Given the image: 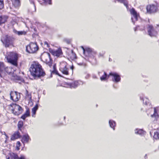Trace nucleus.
I'll use <instances>...</instances> for the list:
<instances>
[{
    "label": "nucleus",
    "instance_id": "42",
    "mask_svg": "<svg viewBox=\"0 0 159 159\" xmlns=\"http://www.w3.org/2000/svg\"><path fill=\"white\" fill-rule=\"evenodd\" d=\"M70 69L71 70L72 72L73 73V70L74 68V66L72 65V66L70 67Z\"/></svg>",
    "mask_w": 159,
    "mask_h": 159
},
{
    "label": "nucleus",
    "instance_id": "27",
    "mask_svg": "<svg viewBox=\"0 0 159 159\" xmlns=\"http://www.w3.org/2000/svg\"><path fill=\"white\" fill-rule=\"evenodd\" d=\"M25 98L28 100H30L31 99V95L28 94V92L27 90H26Z\"/></svg>",
    "mask_w": 159,
    "mask_h": 159
},
{
    "label": "nucleus",
    "instance_id": "28",
    "mask_svg": "<svg viewBox=\"0 0 159 159\" xmlns=\"http://www.w3.org/2000/svg\"><path fill=\"white\" fill-rule=\"evenodd\" d=\"M5 68L3 63L0 62V75H1V73L5 69Z\"/></svg>",
    "mask_w": 159,
    "mask_h": 159
},
{
    "label": "nucleus",
    "instance_id": "19",
    "mask_svg": "<svg viewBox=\"0 0 159 159\" xmlns=\"http://www.w3.org/2000/svg\"><path fill=\"white\" fill-rule=\"evenodd\" d=\"M13 32L15 34L18 35H25L27 33V32L25 31H17L15 29L13 30Z\"/></svg>",
    "mask_w": 159,
    "mask_h": 159
},
{
    "label": "nucleus",
    "instance_id": "16",
    "mask_svg": "<svg viewBox=\"0 0 159 159\" xmlns=\"http://www.w3.org/2000/svg\"><path fill=\"white\" fill-rule=\"evenodd\" d=\"M13 6L16 8L18 9L20 5V0H11Z\"/></svg>",
    "mask_w": 159,
    "mask_h": 159
},
{
    "label": "nucleus",
    "instance_id": "9",
    "mask_svg": "<svg viewBox=\"0 0 159 159\" xmlns=\"http://www.w3.org/2000/svg\"><path fill=\"white\" fill-rule=\"evenodd\" d=\"M10 98L13 101L17 102L20 98V93L16 92H11L10 93Z\"/></svg>",
    "mask_w": 159,
    "mask_h": 159
},
{
    "label": "nucleus",
    "instance_id": "41",
    "mask_svg": "<svg viewBox=\"0 0 159 159\" xmlns=\"http://www.w3.org/2000/svg\"><path fill=\"white\" fill-rule=\"evenodd\" d=\"M44 45H47V47H49L48 44V43L47 42H46V41L45 42H44Z\"/></svg>",
    "mask_w": 159,
    "mask_h": 159
},
{
    "label": "nucleus",
    "instance_id": "13",
    "mask_svg": "<svg viewBox=\"0 0 159 159\" xmlns=\"http://www.w3.org/2000/svg\"><path fill=\"white\" fill-rule=\"evenodd\" d=\"M109 75L112 76L113 77V79H112L113 81L117 82L120 80V76L116 73H110L109 75H108V77H109Z\"/></svg>",
    "mask_w": 159,
    "mask_h": 159
},
{
    "label": "nucleus",
    "instance_id": "36",
    "mask_svg": "<svg viewBox=\"0 0 159 159\" xmlns=\"http://www.w3.org/2000/svg\"><path fill=\"white\" fill-rule=\"evenodd\" d=\"M44 2H45L46 4H51V0H43Z\"/></svg>",
    "mask_w": 159,
    "mask_h": 159
},
{
    "label": "nucleus",
    "instance_id": "15",
    "mask_svg": "<svg viewBox=\"0 0 159 159\" xmlns=\"http://www.w3.org/2000/svg\"><path fill=\"white\" fill-rule=\"evenodd\" d=\"M52 53L55 56L59 57L62 54V52L61 48H58L57 50H52Z\"/></svg>",
    "mask_w": 159,
    "mask_h": 159
},
{
    "label": "nucleus",
    "instance_id": "4",
    "mask_svg": "<svg viewBox=\"0 0 159 159\" xmlns=\"http://www.w3.org/2000/svg\"><path fill=\"white\" fill-rule=\"evenodd\" d=\"M9 108L12 113L15 115H18L22 111V108L19 105L16 104L12 103L10 105Z\"/></svg>",
    "mask_w": 159,
    "mask_h": 159
},
{
    "label": "nucleus",
    "instance_id": "6",
    "mask_svg": "<svg viewBox=\"0 0 159 159\" xmlns=\"http://www.w3.org/2000/svg\"><path fill=\"white\" fill-rule=\"evenodd\" d=\"M41 59L42 61L44 62L51 67L52 66V62L50 57V54L48 52H45L42 55Z\"/></svg>",
    "mask_w": 159,
    "mask_h": 159
},
{
    "label": "nucleus",
    "instance_id": "34",
    "mask_svg": "<svg viewBox=\"0 0 159 159\" xmlns=\"http://www.w3.org/2000/svg\"><path fill=\"white\" fill-rule=\"evenodd\" d=\"M4 7V3L3 0H0V9H2Z\"/></svg>",
    "mask_w": 159,
    "mask_h": 159
},
{
    "label": "nucleus",
    "instance_id": "8",
    "mask_svg": "<svg viewBox=\"0 0 159 159\" xmlns=\"http://www.w3.org/2000/svg\"><path fill=\"white\" fill-rule=\"evenodd\" d=\"M59 69L60 71L64 74L69 75L68 68L67 67V63L66 62H62L61 63Z\"/></svg>",
    "mask_w": 159,
    "mask_h": 159
},
{
    "label": "nucleus",
    "instance_id": "43",
    "mask_svg": "<svg viewBox=\"0 0 159 159\" xmlns=\"http://www.w3.org/2000/svg\"><path fill=\"white\" fill-rule=\"evenodd\" d=\"M3 134H4L5 136H6V139H7V138H8L7 136V134H6V133L5 132H4L3 133Z\"/></svg>",
    "mask_w": 159,
    "mask_h": 159
},
{
    "label": "nucleus",
    "instance_id": "33",
    "mask_svg": "<svg viewBox=\"0 0 159 159\" xmlns=\"http://www.w3.org/2000/svg\"><path fill=\"white\" fill-rule=\"evenodd\" d=\"M30 1L31 2H32L33 3V9L31 10V11L32 12H34L36 11V7L35 6L34 1V0H30Z\"/></svg>",
    "mask_w": 159,
    "mask_h": 159
},
{
    "label": "nucleus",
    "instance_id": "11",
    "mask_svg": "<svg viewBox=\"0 0 159 159\" xmlns=\"http://www.w3.org/2000/svg\"><path fill=\"white\" fill-rule=\"evenodd\" d=\"M7 159H25V157L23 155H21L19 157L18 155L12 152L9 153L8 156H6Z\"/></svg>",
    "mask_w": 159,
    "mask_h": 159
},
{
    "label": "nucleus",
    "instance_id": "25",
    "mask_svg": "<svg viewBox=\"0 0 159 159\" xmlns=\"http://www.w3.org/2000/svg\"><path fill=\"white\" fill-rule=\"evenodd\" d=\"M151 116L152 117H154L156 119H157L158 117V115L157 112L156 108H154V113L153 115H151Z\"/></svg>",
    "mask_w": 159,
    "mask_h": 159
},
{
    "label": "nucleus",
    "instance_id": "17",
    "mask_svg": "<svg viewBox=\"0 0 159 159\" xmlns=\"http://www.w3.org/2000/svg\"><path fill=\"white\" fill-rule=\"evenodd\" d=\"M29 136L28 134H25L23 135L21 139V141L23 143H28L30 140Z\"/></svg>",
    "mask_w": 159,
    "mask_h": 159
},
{
    "label": "nucleus",
    "instance_id": "1",
    "mask_svg": "<svg viewBox=\"0 0 159 159\" xmlns=\"http://www.w3.org/2000/svg\"><path fill=\"white\" fill-rule=\"evenodd\" d=\"M30 71L31 75L36 79L45 75L41 66L38 62H33L31 65Z\"/></svg>",
    "mask_w": 159,
    "mask_h": 159
},
{
    "label": "nucleus",
    "instance_id": "18",
    "mask_svg": "<svg viewBox=\"0 0 159 159\" xmlns=\"http://www.w3.org/2000/svg\"><path fill=\"white\" fill-rule=\"evenodd\" d=\"M20 133L18 131L16 132L14 134L11 136V139L12 140H15L19 138L20 137Z\"/></svg>",
    "mask_w": 159,
    "mask_h": 159
},
{
    "label": "nucleus",
    "instance_id": "40",
    "mask_svg": "<svg viewBox=\"0 0 159 159\" xmlns=\"http://www.w3.org/2000/svg\"><path fill=\"white\" fill-rule=\"evenodd\" d=\"M28 117L27 116H26L25 114H24L21 117V118L23 120H25L26 118Z\"/></svg>",
    "mask_w": 159,
    "mask_h": 159
},
{
    "label": "nucleus",
    "instance_id": "29",
    "mask_svg": "<svg viewBox=\"0 0 159 159\" xmlns=\"http://www.w3.org/2000/svg\"><path fill=\"white\" fill-rule=\"evenodd\" d=\"M23 125V123L22 121H20L18 124V127L19 130H21V128L22 127Z\"/></svg>",
    "mask_w": 159,
    "mask_h": 159
},
{
    "label": "nucleus",
    "instance_id": "30",
    "mask_svg": "<svg viewBox=\"0 0 159 159\" xmlns=\"http://www.w3.org/2000/svg\"><path fill=\"white\" fill-rule=\"evenodd\" d=\"M70 57L72 60L76 58L75 54L73 52V51H72L70 53Z\"/></svg>",
    "mask_w": 159,
    "mask_h": 159
},
{
    "label": "nucleus",
    "instance_id": "7",
    "mask_svg": "<svg viewBox=\"0 0 159 159\" xmlns=\"http://www.w3.org/2000/svg\"><path fill=\"white\" fill-rule=\"evenodd\" d=\"M38 47L36 43H31L26 47L27 51L30 53H34L36 52L38 49Z\"/></svg>",
    "mask_w": 159,
    "mask_h": 159
},
{
    "label": "nucleus",
    "instance_id": "20",
    "mask_svg": "<svg viewBox=\"0 0 159 159\" xmlns=\"http://www.w3.org/2000/svg\"><path fill=\"white\" fill-rule=\"evenodd\" d=\"M38 109V106L37 104L32 109V116L33 117H35L36 111Z\"/></svg>",
    "mask_w": 159,
    "mask_h": 159
},
{
    "label": "nucleus",
    "instance_id": "26",
    "mask_svg": "<svg viewBox=\"0 0 159 159\" xmlns=\"http://www.w3.org/2000/svg\"><path fill=\"white\" fill-rule=\"evenodd\" d=\"M81 48L83 50V52L84 54L85 52H87L88 53H89L91 52L92 51L91 49L89 48H86L85 49L83 47H81Z\"/></svg>",
    "mask_w": 159,
    "mask_h": 159
},
{
    "label": "nucleus",
    "instance_id": "23",
    "mask_svg": "<svg viewBox=\"0 0 159 159\" xmlns=\"http://www.w3.org/2000/svg\"><path fill=\"white\" fill-rule=\"evenodd\" d=\"M6 18L4 16H0V25L4 23L6 21Z\"/></svg>",
    "mask_w": 159,
    "mask_h": 159
},
{
    "label": "nucleus",
    "instance_id": "3",
    "mask_svg": "<svg viewBox=\"0 0 159 159\" xmlns=\"http://www.w3.org/2000/svg\"><path fill=\"white\" fill-rule=\"evenodd\" d=\"M14 39L8 35H3L1 41L5 44L6 47H8L12 45Z\"/></svg>",
    "mask_w": 159,
    "mask_h": 159
},
{
    "label": "nucleus",
    "instance_id": "5",
    "mask_svg": "<svg viewBox=\"0 0 159 159\" xmlns=\"http://www.w3.org/2000/svg\"><path fill=\"white\" fill-rule=\"evenodd\" d=\"M147 29L148 34L151 37L156 36L157 34L156 30H158L159 32V25H157L155 29L152 25H148Z\"/></svg>",
    "mask_w": 159,
    "mask_h": 159
},
{
    "label": "nucleus",
    "instance_id": "22",
    "mask_svg": "<svg viewBox=\"0 0 159 159\" xmlns=\"http://www.w3.org/2000/svg\"><path fill=\"white\" fill-rule=\"evenodd\" d=\"M109 124L111 127L113 128V130H114V127L116 125L115 122L112 120H111L109 121Z\"/></svg>",
    "mask_w": 159,
    "mask_h": 159
},
{
    "label": "nucleus",
    "instance_id": "44",
    "mask_svg": "<svg viewBox=\"0 0 159 159\" xmlns=\"http://www.w3.org/2000/svg\"><path fill=\"white\" fill-rule=\"evenodd\" d=\"M65 117H64V119H65Z\"/></svg>",
    "mask_w": 159,
    "mask_h": 159
},
{
    "label": "nucleus",
    "instance_id": "38",
    "mask_svg": "<svg viewBox=\"0 0 159 159\" xmlns=\"http://www.w3.org/2000/svg\"><path fill=\"white\" fill-rule=\"evenodd\" d=\"M17 145L16 146V148H17V150H19V147L20 146V143L19 141H18L16 143Z\"/></svg>",
    "mask_w": 159,
    "mask_h": 159
},
{
    "label": "nucleus",
    "instance_id": "14",
    "mask_svg": "<svg viewBox=\"0 0 159 159\" xmlns=\"http://www.w3.org/2000/svg\"><path fill=\"white\" fill-rule=\"evenodd\" d=\"M81 82L80 81H76L72 83H69L68 84V86L67 87H70V88H75L79 85H80Z\"/></svg>",
    "mask_w": 159,
    "mask_h": 159
},
{
    "label": "nucleus",
    "instance_id": "21",
    "mask_svg": "<svg viewBox=\"0 0 159 159\" xmlns=\"http://www.w3.org/2000/svg\"><path fill=\"white\" fill-rule=\"evenodd\" d=\"M135 133L139 135L144 134H145V132L142 129H136L135 130Z\"/></svg>",
    "mask_w": 159,
    "mask_h": 159
},
{
    "label": "nucleus",
    "instance_id": "12",
    "mask_svg": "<svg viewBox=\"0 0 159 159\" xmlns=\"http://www.w3.org/2000/svg\"><path fill=\"white\" fill-rule=\"evenodd\" d=\"M146 9L147 12L150 13L156 12L157 10V7L153 5L147 6Z\"/></svg>",
    "mask_w": 159,
    "mask_h": 159
},
{
    "label": "nucleus",
    "instance_id": "32",
    "mask_svg": "<svg viewBox=\"0 0 159 159\" xmlns=\"http://www.w3.org/2000/svg\"><path fill=\"white\" fill-rule=\"evenodd\" d=\"M104 75L100 77V79L102 81L105 80L107 77L106 73L105 72H104Z\"/></svg>",
    "mask_w": 159,
    "mask_h": 159
},
{
    "label": "nucleus",
    "instance_id": "2",
    "mask_svg": "<svg viewBox=\"0 0 159 159\" xmlns=\"http://www.w3.org/2000/svg\"><path fill=\"white\" fill-rule=\"evenodd\" d=\"M8 62L13 65L17 66V61L18 59L17 54L16 53L11 52L6 57Z\"/></svg>",
    "mask_w": 159,
    "mask_h": 159
},
{
    "label": "nucleus",
    "instance_id": "10",
    "mask_svg": "<svg viewBox=\"0 0 159 159\" xmlns=\"http://www.w3.org/2000/svg\"><path fill=\"white\" fill-rule=\"evenodd\" d=\"M130 12L132 16L131 19V20L132 22L134 23L135 21L137 20L139 16V14L133 8H132L130 10Z\"/></svg>",
    "mask_w": 159,
    "mask_h": 159
},
{
    "label": "nucleus",
    "instance_id": "37",
    "mask_svg": "<svg viewBox=\"0 0 159 159\" xmlns=\"http://www.w3.org/2000/svg\"><path fill=\"white\" fill-rule=\"evenodd\" d=\"M53 70H50L51 72L52 73H55L56 74H57V73H56L57 71L55 70V66H53Z\"/></svg>",
    "mask_w": 159,
    "mask_h": 159
},
{
    "label": "nucleus",
    "instance_id": "24",
    "mask_svg": "<svg viewBox=\"0 0 159 159\" xmlns=\"http://www.w3.org/2000/svg\"><path fill=\"white\" fill-rule=\"evenodd\" d=\"M118 1L121 3H123L124 5L126 6L127 9L128 8V2L126 0H117Z\"/></svg>",
    "mask_w": 159,
    "mask_h": 159
},
{
    "label": "nucleus",
    "instance_id": "39",
    "mask_svg": "<svg viewBox=\"0 0 159 159\" xmlns=\"http://www.w3.org/2000/svg\"><path fill=\"white\" fill-rule=\"evenodd\" d=\"M144 103L145 102L146 105H147L149 103V100L148 99L146 98L143 100Z\"/></svg>",
    "mask_w": 159,
    "mask_h": 159
},
{
    "label": "nucleus",
    "instance_id": "35",
    "mask_svg": "<svg viewBox=\"0 0 159 159\" xmlns=\"http://www.w3.org/2000/svg\"><path fill=\"white\" fill-rule=\"evenodd\" d=\"M24 114H25V115H26V116H27L28 117L30 116V110L29 109H27L26 111L25 112V113Z\"/></svg>",
    "mask_w": 159,
    "mask_h": 159
},
{
    "label": "nucleus",
    "instance_id": "31",
    "mask_svg": "<svg viewBox=\"0 0 159 159\" xmlns=\"http://www.w3.org/2000/svg\"><path fill=\"white\" fill-rule=\"evenodd\" d=\"M154 138L156 139H159V131L154 133Z\"/></svg>",
    "mask_w": 159,
    "mask_h": 159
}]
</instances>
